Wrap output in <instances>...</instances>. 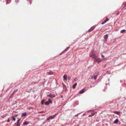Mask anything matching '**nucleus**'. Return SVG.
Segmentation results:
<instances>
[{"label":"nucleus","mask_w":126,"mask_h":126,"mask_svg":"<svg viewBox=\"0 0 126 126\" xmlns=\"http://www.w3.org/2000/svg\"><path fill=\"white\" fill-rule=\"evenodd\" d=\"M98 74H94L93 75V78L94 79H96L97 76Z\"/></svg>","instance_id":"obj_7"},{"label":"nucleus","mask_w":126,"mask_h":126,"mask_svg":"<svg viewBox=\"0 0 126 126\" xmlns=\"http://www.w3.org/2000/svg\"><path fill=\"white\" fill-rule=\"evenodd\" d=\"M125 31H126V30H125L124 29V30H122L120 31V33H123L124 32H125Z\"/></svg>","instance_id":"obj_18"},{"label":"nucleus","mask_w":126,"mask_h":126,"mask_svg":"<svg viewBox=\"0 0 126 126\" xmlns=\"http://www.w3.org/2000/svg\"><path fill=\"white\" fill-rule=\"evenodd\" d=\"M84 92V89H82L79 91V93L81 94L83 93Z\"/></svg>","instance_id":"obj_10"},{"label":"nucleus","mask_w":126,"mask_h":126,"mask_svg":"<svg viewBox=\"0 0 126 126\" xmlns=\"http://www.w3.org/2000/svg\"><path fill=\"white\" fill-rule=\"evenodd\" d=\"M45 112V111H39V112H38L39 113H44Z\"/></svg>","instance_id":"obj_22"},{"label":"nucleus","mask_w":126,"mask_h":126,"mask_svg":"<svg viewBox=\"0 0 126 126\" xmlns=\"http://www.w3.org/2000/svg\"><path fill=\"white\" fill-rule=\"evenodd\" d=\"M114 113L115 114H119L120 112L118 111H114Z\"/></svg>","instance_id":"obj_14"},{"label":"nucleus","mask_w":126,"mask_h":126,"mask_svg":"<svg viewBox=\"0 0 126 126\" xmlns=\"http://www.w3.org/2000/svg\"><path fill=\"white\" fill-rule=\"evenodd\" d=\"M108 35L106 34L104 36V38L106 41L108 39Z\"/></svg>","instance_id":"obj_9"},{"label":"nucleus","mask_w":126,"mask_h":126,"mask_svg":"<svg viewBox=\"0 0 126 126\" xmlns=\"http://www.w3.org/2000/svg\"><path fill=\"white\" fill-rule=\"evenodd\" d=\"M45 101L44 100H42L41 101V104L42 105H43L44 104V102Z\"/></svg>","instance_id":"obj_20"},{"label":"nucleus","mask_w":126,"mask_h":126,"mask_svg":"<svg viewBox=\"0 0 126 126\" xmlns=\"http://www.w3.org/2000/svg\"><path fill=\"white\" fill-rule=\"evenodd\" d=\"M95 114V112L94 111H92L91 112V114L90 115H89V117H91L94 116Z\"/></svg>","instance_id":"obj_6"},{"label":"nucleus","mask_w":126,"mask_h":126,"mask_svg":"<svg viewBox=\"0 0 126 126\" xmlns=\"http://www.w3.org/2000/svg\"><path fill=\"white\" fill-rule=\"evenodd\" d=\"M47 96L51 98H53L55 97V95L54 94H51L48 95Z\"/></svg>","instance_id":"obj_4"},{"label":"nucleus","mask_w":126,"mask_h":126,"mask_svg":"<svg viewBox=\"0 0 126 126\" xmlns=\"http://www.w3.org/2000/svg\"><path fill=\"white\" fill-rule=\"evenodd\" d=\"M109 19L108 18H106L105 20L101 23L102 24H103L106 23L107 21H109Z\"/></svg>","instance_id":"obj_5"},{"label":"nucleus","mask_w":126,"mask_h":126,"mask_svg":"<svg viewBox=\"0 0 126 126\" xmlns=\"http://www.w3.org/2000/svg\"><path fill=\"white\" fill-rule=\"evenodd\" d=\"M77 85V83H75L73 85V89H74L76 86Z\"/></svg>","instance_id":"obj_16"},{"label":"nucleus","mask_w":126,"mask_h":126,"mask_svg":"<svg viewBox=\"0 0 126 126\" xmlns=\"http://www.w3.org/2000/svg\"><path fill=\"white\" fill-rule=\"evenodd\" d=\"M118 122V119H116L115 121L114 122V124H117V123Z\"/></svg>","instance_id":"obj_12"},{"label":"nucleus","mask_w":126,"mask_h":126,"mask_svg":"<svg viewBox=\"0 0 126 126\" xmlns=\"http://www.w3.org/2000/svg\"><path fill=\"white\" fill-rule=\"evenodd\" d=\"M12 119L14 121H15L16 120L15 118L14 117H12Z\"/></svg>","instance_id":"obj_21"},{"label":"nucleus","mask_w":126,"mask_h":126,"mask_svg":"<svg viewBox=\"0 0 126 126\" xmlns=\"http://www.w3.org/2000/svg\"><path fill=\"white\" fill-rule=\"evenodd\" d=\"M101 57H104V56L103 55H102L101 56Z\"/></svg>","instance_id":"obj_27"},{"label":"nucleus","mask_w":126,"mask_h":126,"mask_svg":"<svg viewBox=\"0 0 126 126\" xmlns=\"http://www.w3.org/2000/svg\"><path fill=\"white\" fill-rule=\"evenodd\" d=\"M20 120L19 119H18V120L17 121V123H19V122L20 121Z\"/></svg>","instance_id":"obj_25"},{"label":"nucleus","mask_w":126,"mask_h":126,"mask_svg":"<svg viewBox=\"0 0 126 126\" xmlns=\"http://www.w3.org/2000/svg\"><path fill=\"white\" fill-rule=\"evenodd\" d=\"M63 80L66 81L67 80V75H64L63 76Z\"/></svg>","instance_id":"obj_8"},{"label":"nucleus","mask_w":126,"mask_h":126,"mask_svg":"<svg viewBox=\"0 0 126 126\" xmlns=\"http://www.w3.org/2000/svg\"><path fill=\"white\" fill-rule=\"evenodd\" d=\"M68 79L69 80H70V79H71V77H70L69 76H68Z\"/></svg>","instance_id":"obj_26"},{"label":"nucleus","mask_w":126,"mask_h":126,"mask_svg":"<svg viewBox=\"0 0 126 126\" xmlns=\"http://www.w3.org/2000/svg\"><path fill=\"white\" fill-rule=\"evenodd\" d=\"M125 85H126V83H125Z\"/></svg>","instance_id":"obj_30"},{"label":"nucleus","mask_w":126,"mask_h":126,"mask_svg":"<svg viewBox=\"0 0 126 126\" xmlns=\"http://www.w3.org/2000/svg\"><path fill=\"white\" fill-rule=\"evenodd\" d=\"M56 115H57V114H55L53 116H51L49 117H48V118H47L46 121L47 122H49V121H50L49 120L53 119L55 118V117L56 116Z\"/></svg>","instance_id":"obj_2"},{"label":"nucleus","mask_w":126,"mask_h":126,"mask_svg":"<svg viewBox=\"0 0 126 126\" xmlns=\"http://www.w3.org/2000/svg\"><path fill=\"white\" fill-rule=\"evenodd\" d=\"M9 0H8V1H9Z\"/></svg>","instance_id":"obj_32"},{"label":"nucleus","mask_w":126,"mask_h":126,"mask_svg":"<svg viewBox=\"0 0 126 126\" xmlns=\"http://www.w3.org/2000/svg\"><path fill=\"white\" fill-rule=\"evenodd\" d=\"M20 123H17V125L16 126H20Z\"/></svg>","instance_id":"obj_24"},{"label":"nucleus","mask_w":126,"mask_h":126,"mask_svg":"<svg viewBox=\"0 0 126 126\" xmlns=\"http://www.w3.org/2000/svg\"><path fill=\"white\" fill-rule=\"evenodd\" d=\"M8 1V0H6V3H7H7Z\"/></svg>","instance_id":"obj_28"},{"label":"nucleus","mask_w":126,"mask_h":126,"mask_svg":"<svg viewBox=\"0 0 126 126\" xmlns=\"http://www.w3.org/2000/svg\"><path fill=\"white\" fill-rule=\"evenodd\" d=\"M48 102H49V103H50V104L52 103V101L51 99H48Z\"/></svg>","instance_id":"obj_17"},{"label":"nucleus","mask_w":126,"mask_h":126,"mask_svg":"<svg viewBox=\"0 0 126 126\" xmlns=\"http://www.w3.org/2000/svg\"><path fill=\"white\" fill-rule=\"evenodd\" d=\"M53 74V72H52L50 71L49 72H48L47 73V74L48 75H51L52 74Z\"/></svg>","instance_id":"obj_11"},{"label":"nucleus","mask_w":126,"mask_h":126,"mask_svg":"<svg viewBox=\"0 0 126 126\" xmlns=\"http://www.w3.org/2000/svg\"><path fill=\"white\" fill-rule=\"evenodd\" d=\"M95 26H92L90 29L88 30L87 32H91L95 28Z\"/></svg>","instance_id":"obj_3"},{"label":"nucleus","mask_w":126,"mask_h":126,"mask_svg":"<svg viewBox=\"0 0 126 126\" xmlns=\"http://www.w3.org/2000/svg\"><path fill=\"white\" fill-rule=\"evenodd\" d=\"M27 114V113L26 112H25L23 113L22 114V116H26Z\"/></svg>","instance_id":"obj_15"},{"label":"nucleus","mask_w":126,"mask_h":126,"mask_svg":"<svg viewBox=\"0 0 126 126\" xmlns=\"http://www.w3.org/2000/svg\"><path fill=\"white\" fill-rule=\"evenodd\" d=\"M66 50H67V49H66L65 50L66 51Z\"/></svg>","instance_id":"obj_31"},{"label":"nucleus","mask_w":126,"mask_h":126,"mask_svg":"<svg viewBox=\"0 0 126 126\" xmlns=\"http://www.w3.org/2000/svg\"><path fill=\"white\" fill-rule=\"evenodd\" d=\"M45 104L46 105H48L49 104V102L48 101H46L45 103Z\"/></svg>","instance_id":"obj_19"},{"label":"nucleus","mask_w":126,"mask_h":126,"mask_svg":"<svg viewBox=\"0 0 126 126\" xmlns=\"http://www.w3.org/2000/svg\"><path fill=\"white\" fill-rule=\"evenodd\" d=\"M29 124V123L27 121H26L23 123V124L24 125H26Z\"/></svg>","instance_id":"obj_13"},{"label":"nucleus","mask_w":126,"mask_h":126,"mask_svg":"<svg viewBox=\"0 0 126 126\" xmlns=\"http://www.w3.org/2000/svg\"><path fill=\"white\" fill-rule=\"evenodd\" d=\"M10 122V120L8 119V122Z\"/></svg>","instance_id":"obj_29"},{"label":"nucleus","mask_w":126,"mask_h":126,"mask_svg":"<svg viewBox=\"0 0 126 126\" xmlns=\"http://www.w3.org/2000/svg\"><path fill=\"white\" fill-rule=\"evenodd\" d=\"M89 56L90 57L95 59V62H97L98 63H99L101 61L100 60L99 58L96 59L97 57L95 54L93 52L90 53Z\"/></svg>","instance_id":"obj_1"},{"label":"nucleus","mask_w":126,"mask_h":126,"mask_svg":"<svg viewBox=\"0 0 126 126\" xmlns=\"http://www.w3.org/2000/svg\"><path fill=\"white\" fill-rule=\"evenodd\" d=\"M106 60V58H103L102 60V61H105Z\"/></svg>","instance_id":"obj_23"}]
</instances>
